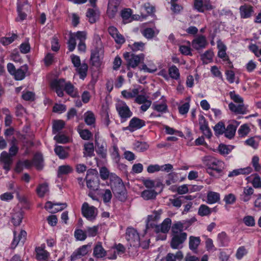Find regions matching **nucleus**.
<instances>
[{"instance_id": "3c124183", "label": "nucleus", "mask_w": 261, "mask_h": 261, "mask_svg": "<svg viewBox=\"0 0 261 261\" xmlns=\"http://www.w3.org/2000/svg\"><path fill=\"white\" fill-rule=\"evenodd\" d=\"M248 253L247 249L244 246H241L238 248L236 253V257L238 259H242L244 256Z\"/></svg>"}, {"instance_id": "603ef678", "label": "nucleus", "mask_w": 261, "mask_h": 261, "mask_svg": "<svg viewBox=\"0 0 261 261\" xmlns=\"http://www.w3.org/2000/svg\"><path fill=\"white\" fill-rule=\"evenodd\" d=\"M142 35L147 39H151L155 35L154 31L151 28H146L142 31Z\"/></svg>"}, {"instance_id": "a18cd8bd", "label": "nucleus", "mask_w": 261, "mask_h": 261, "mask_svg": "<svg viewBox=\"0 0 261 261\" xmlns=\"http://www.w3.org/2000/svg\"><path fill=\"white\" fill-rule=\"evenodd\" d=\"M169 74L170 76L175 80H177L179 78V72L178 68L175 66L173 65L170 67L168 69Z\"/></svg>"}, {"instance_id": "6e6d98bb", "label": "nucleus", "mask_w": 261, "mask_h": 261, "mask_svg": "<svg viewBox=\"0 0 261 261\" xmlns=\"http://www.w3.org/2000/svg\"><path fill=\"white\" fill-rule=\"evenodd\" d=\"M87 186L91 191H96L98 188V183L97 180L94 179H87Z\"/></svg>"}, {"instance_id": "f03ea898", "label": "nucleus", "mask_w": 261, "mask_h": 261, "mask_svg": "<svg viewBox=\"0 0 261 261\" xmlns=\"http://www.w3.org/2000/svg\"><path fill=\"white\" fill-rule=\"evenodd\" d=\"M124 59L127 61V68H136L142 61L144 60V55L143 54L136 55L126 52L123 54Z\"/></svg>"}, {"instance_id": "39448f33", "label": "nucleus", "mask_w": 261, "mask_h": 261, "mask_svg": "<svg viewBox=\"0 0 261 261\" xmlns=\"http://www.w3.org/2000/svg\"><path fill=\"white\" fill-rule=\"evenodd\" d=\"M67 82L64 79H56L51 82V87L55 90L58 96H64L63 91L65 90Z\"/></svg>"}, {"instance_id": "dca6fc26", "label": "nucleus", "mask_w": 261, "mask_h": 261, "mask_svg": "<svg viewBox=\"0 0 261 261\" xmlns=\"http://www.w3.org/2000/svg\"><path fill=\"white\" fill-rule=\"evenodd\" d=\"M119 3V2L112 1L109 2L108 6L107 14L110 18H113L115 16L118 11V6Z\"/></svg>"}, {"instance_id": "7c9ffc66", "label": "nucleus", "mask_w": 261, "mask_h": 261, "mask_svg": "<svg viewBox=\"0 0 261 261\" xmlns=\"http://www.w3.org/2000/svg\"><path fill=\"white\" fill-rule=\"evenodd\" d=\"M94 144L93 143L87 142L84 146V156L91 157L94 155Z\"/></svg>"}, {"instance_id": "4468645a", "label": "nucleus", "mask_w": 261, "mask_h": 261, "mask_svg": "<svg viewBox=\"0 0 261 261\" xmlns=\"http://www.w3.org/2000/svg\"><path fill=\"white\" fill-rule=\"evenodd\" d=\"M254 192V189L252 187H245L243 193L240 195V199L244 202H248L252 198Z\"/></svg>"}, {"instance_id": "09e8293b", "label": "nucleus", "mask_w": 261, "mask_h": 261, "mask_svg": "<svg viewBox=\"0 0 261 261\" xmlns=\"http://www.w3.org/2000/svg\"><path fill=\"white\" fill-rule=\"evenodd\" d=\"M65 123L62 120H57L55 121L53 124V132L54 134H56L61 130L64 126Z\"/></svg>"}, {"instance_id": "e433bc0d", "label": "nucleus", "mask_w": 261, "mask_h": 261, "mask_svg": "<svg viewBox=\"0 0 261 261\" xmlns=\"http://www.w3.org/2000/svg\"><path fill=\"white\" fill-rule=\"evenodd\" d=\"M73 170L72 167L68 165L60 166L59 167L58 170V176L70 173L73 171Z\"/></svg>"}, {"instance_id": "79ce46f5", "label": "nucleus", "mask_w": 261, "mask_h": 261, "mask_svg": "<svg viewBox=\"0 0 261 261\" xmlns=\"http://www.w3.org/2000/svg\"><path fill=\"white\" fill-rule=\"evenodd\" d=\"M236 128V126L233 124H230L228 125L224 131L225 137L229 139L232 138L234 136Z\"/></svg>"}, {"instance_id": "393cba45", "label": "nucleus", "mask_w": 261, "mask_h": 261, "mask_svg": "<svg viewBox=\"0 0 261 261\" xmlns=\"http://www.w3.org/2000/svg\"><path fill=\"white\" fill-rule=\"evenodd\" d=\"M93 254L97 258H102L106 255L107 252L102 247L101 243L98 242L95 246L93 249Z\"/></svg>"}, {"instance_id": "c03bdc74", "label": "nucleus", "mask_w": 261, "mask_h": 261, "mask_svg": "<svg viewBox=\"0 0 261 261\" xmlns=\"http://www.w3.org/2000/svg\"><path fill=\"white\" fill-rule=\"evenodd\" d=\"M218 240L222 246H227L229 241L228 236L224 232H222L218 234Z\"/></svg>"}, {"instance_id": "69168bd1", "label": "nucleus", "mask_w": 261, "mask_h": 261, "mask_svg": "<svg viewBox=\"0 0 261 261\" xmlns=\"http://www.w3.org/2000/svg\"><path fill=\"white\" fill-rule=\"evenodd\" d=\"M250 129L247 124H243L241 126L238 130V133L240 136L244 137L249 132Z\"/></svg>"}, {"instance_id": "cd10ccee", "label": "nucleus", "mask_w": 261, "mask_h": 261, "mask_svg": "<svg viewBox=\"0 0 261 261\" xmlns=\"http://www.w3.org/2000/svg\"><path fill=\"white\" fill-rule=\"evenodd\" d=\"M252 169L251 167L234 169L230 172L228 175L229 177L236 176L240 174H246L251 173Z\"/></svg>"}, {"instance_id": "6e6552de", "label": "nucleus", "mask_w": 261, "mask_h": 261, "mask_svg": "<svg viewBox=\"0 0 261 261\" xmlns=\"http://www.w3.org/2000/svg\"><path fill=\"white\" fill-rule=\"evenodd\" d=\"M187 238V234L186 232L172 235L171 247L173 249H178L181 247L182 243L186 241Z\"/></svg>"}, {"instance_id": "680f3d73", "label": "nucleus", "mask_w": 261, "mask_h": 261, "mask_svg": "<svg viewBox=\"0 0 261 261\" xmlns=\"http://www.w3.org/2000/svg\"><path fill=\"white\" fill-rule=\"evenodd\" d=\"M225 126L223 122H219L214 127V129L216 135H221L225 131Z\"/></svg>"}, {"instance_id": "a211bd4d", "label": "nucleus", "mask_w": 261, "mask_h": 261, "mask_svg": "<svg viewBox=\"0 0 261 261\" xmlns=\"http://www.w3.org/2000/svg\"><path fill=\"white\" fill-rule=\"evenodd\" d=\"M171 220L170 218L165 219L162 223L161 225L155 226V231L157 232H162L163 233L167 232L171 227Z\"/></svg>"}, {"instance_id": "5fc2aeb1", "label": "nucleus", "mask_w": 261, "mask_h": 261, "mask_svg": "<svg viewBox=\"0 0 261 261\" xmlns=\"http://www.w3.org/2000/svg\"><path fill=\"white\" fill-rule=\"evenodd\" d=\"M210 208L204 204L201 205L198 210V214L201 216H207L211 214Z\"/></svg>"}, {"instance_id": "ddd939ff", "label": "nucleus", "mask_w": 261, "mask_h": 261, "mask_svg": "<svg viewBox=\"0 0 261 261\" xmlns=\"http://www.w3.org/2000/svg\"><path fill=\"white\" fill-rule=\"evenodd\" d=\"M145 125L144 120L140 119L137 117H133L129 121L128 129L130 131H134L142 127Z\"/></svg>"}, {"instance_id": "13d9d810", "label": "nucleus", "mask_w": 261, "mask_h": 261, "mask_svg": "<svg viewBox=\"0 0 261 261\" xmlns=\"http://www.w3.org/2000/svg\"><path fill=\"white\" fill-rule=\"evenodd\" d=\"M98 229V227L97 226H94L93 227H87L85 231L87 236L89 237H94L97 234Z\"/></svg>"}, {"instance_id": "9b49d317", "label": "nucleus", "mask_w": 261, "mask_h": 261, "mask_svg": "<svg viewBox=\"0 0 261 261\" xmlns=\"http://www.w3.org/2000/svg\"><path fill=\"white\" fill-rule=\"evenodd\" d=\"M118 186L117 188H115L114 189V192L115 193L118 198L121 201H124L126 199V194L125 191V188L121 182L122 181L118 179Z\"/></svg>"}, {"instance_id": "338daca9", "label": "nucleus", "mask_w": 261, "mask_h": 261, "mask_svg": "<svg viewBox=\"0 0 261 261\" xmlns=\"http://www.w3.org/2000/svg\"><path fill=\"white\" fill-rule=\"evenodd\" d=\"M243 222L248 226H253L255 225V220L251 216H247L244 217Z\"/></svg>"}, {"instance_id": "2eb2a0df", "label": "nucleus", "mask_w": 261, "mask_h": 261, "mask_svg": "<svg viewBox=\"0 0 261 261\" xmlns=\"http://www.w3.org/2000/svg\"><path fill=\"white\" fill-rule=\"evenodd\" d=\"M217 47L219 50L218 56L222 59L224 61H228V63L230 65L231 63L229 60L228 57L226 53V46L221 41H218L217 42Z\"/></svg>"}, {"instance_id": "423d86ee", "label": "nucleus", "mask_w": 261, "mask_h": 261, "mask_svg": "<svg viewBox=\"0 0 261 261\" xmlns=\"http://www.w3.org/2000/svg\"><path fill=\"white\" fill-rule=\"evenodd\" d=\"M13 162V159L11 155L6 151H3L0 155V165L7 173L11 169Z\"/></svg>"}, {"instance_id": "5701e85b", "label": "nucleus", "mask_w": 261, "mask_h": 261, "mask_svg": "<svg viewBox=\"0 0 261 261\" xmlns=\"http://www.w3.org/2000/svg\"><path fill=\"white\" fill-rule=\"evenodd\" d=\"M56 154L61 159H65L69 156L68 148L62 146H56L54 149Z\"/></svg>"}, {"instance_id": "0eeeda50", "label": "nucleus", "mask_w": 261, "mask_h": 261, "mask_svg": "<svg viewBox=\"0 0 261 261\" xmlns=\"http://www.w3.org/2000/svg\"><path fill=\"white\" fill-rule=\"evenodd\" d=\"M82 212L84 217L92 220L97 216V210L94 206H90L88 203L84 202L82 207Z\"/></svg>"}, {"instance_id": "37998d69", "label": "nucleus", "mask_w": 261, "mask_h": 261, "mask_svg": "<svg viewBox=\"0 0 261 261\" xmlns=\"http://www.w3.org/2000/svg\"><path fill=\"white\" fill-rule=\"evenodd\" d=\"M191 196H180L177 198L170 199V201L173 206L178 208L181 206L185 199H191Z\"/></svg>"}, {"instance_id": "c756f323", "label": "nucleus", "mask_w": 261, "mask_h": 261, "mask_svg": "<svg viewBox=\"0 0 261 261\" xmlns=\"http://www.w3.org/2000/svg\"><path fill=\"white\" fill-rule=\"evenodd\" d=\"M220 196L219 193L215 192L210 191L207 194V202L209 204L215 203L219 201Z\"/></svg>"}, {"instance_id": "bf43d9fd", "label": "nucleus", "mask_w": 261, "mask_h": 261, "mask_svg": "<svg viewBox=\"0 0 261 261\" xmlns=\"http://www.w3.org/2000/svg\"><path fill=\"white\" fill-rule=\"evenodd\" d=\"M17 35L13 34L10 37H2L0 39V42L4 45H7L11 43L16 38Z\"/></svg>"}, {"instance_id": "0e129e2a", "label": "nucleus", "mask_w": 261, "mask_h": 261, "mask_svg": "<svg viewBox=\"0 0 261 261\" xmlns=\"http://www.w3.org/2000/svg\"><path fill=\"white\" fill-rule=\"evenodd\" d=\"M162 213V210L154 211L152 214L148 216V219L150 221H156L160 218L161 215Z\"/></svg>"}, {"instance_id": "412c9836", "label": "nucleus", "mask_w": 261, "mask_h": 261, "mask_svg": "<svg viewBox=\"0 0 261 261\" xmlns=\"http://www.w3.org/2000/svg\"><path fill=\"white\" fill-rule=\"evenodd\" d=\"M99 14L98 9L97 7H93L92 9H88L86 16L88 18L89 22L93 23L96 22Z\"/></svg>"}, {"instance_id": "2f4dec72", "label": "nucleus", "mask_w": 261, "mask_h": 261, "mask_svg": "<svg viewBox=\"0 0 261 261\" xmlns=\"http://www.w3.org/2000/svg\"><path fill=\"white\" fill-rule=\"evenodd\" d=\"M113 249H115L114 251L113 254L112 256L109 257L110 259H115L117 258V255L122 254L124 253L125 248L123 245L121 244L115 245L113 248Z\"/></svg>"}, {"instance_id": "1a4fd4ad", "label": "nucleus", "mask_w": 261, "mask_h": 261, "mask_svg": "<svg viewBox=\"0 0 261 261\" xmlns=\"http://www.w3.org/2000/svg\"><path fill=\"white\" fill-rule=\"evenodd\" d=\"M13 233L14 239L11 243V248L13 249L15 248L19 243L23 244L27 238V232L24 230H21L18 234L14 231Z\"/></svg>"}, {"instance_id": "f8f14e48", "label": "nucleus", "mask_w": 261, "mask_h": 261, "mask_svg": "<svg viewBox=\"0 0 261 261\" xmlns=\"http://www.w3.org/2000/svg\"><path fill=\"white\" fill-rule=\"evenodd\" d=\"M239 10L241 17L243 18L250 17L254 12L253 7L246 4L241 6Z\"/></svg>"}, {"instance_id": "a878e982", "label": "nucleus", "mask_w": 261, "mask_h": 261, "mask_svg": "<svg viewBox=\"0 0 261 261\" xmlns=\"http://www.w3.org/2000/svg\"><path fill=\"white\" fill-rule=\"evenodd\" d=\"M83 124H80L77 128V130L80 136V137L85 140H90L93 135L91 132L87 129H83Z\"/></svg>"}, {"instance_id": "f704fd0d", "label": "nucleus", "mask_w": 261, "mask_h": 261, "mask_svg": "<svg viewBox=\"0 0 261 261\" xmlns=\"http://www.w3.org/2000/svg\"><path fill=\"white\" fill-rule=\"evenodd\" d=\"M187 229V227L185 228V229ZM184 226L183 223L180 222L174 223L171 227L172 235L181 234L184 232Z\"/></svg>"}, {"instance_id": "20e7f679", "label": "nucleus", "mask_w": 261, "mask_h": 261, "mask_svg": "<svg viewBox=\"0 0 261 261\" xmlns=\"http://www.w3.org/2000/svg\"><path fill=\"white\" fill-rule=\"evenodd\" d=\"M116 109L120 118L124 120L132 116V112L125 102L119 101L116 104Z\"/></svg>"}, {"instance_id": "ea45409f", "label": "nucleus", "mask_w": 261, "mask_h": 261, "mask_svg": "<svg viewBox=\"0 0 261 261\" xmlns=\"http://www.w3.org/2000/svg\"><path fill=\"white\" fill-rule=\"evenodd\" d=\"M139 93V90L137 88L133 89L132 90H123L121 92V94L126 99H130L136 97Z\"/></svg>"}, {"instance_id": "8fccbe9b", "label": "nucleus", "mask_w": 261, "mask_h": 261, "mask_svg": "<svg viewBox=\"0 0 261 261\" xmlns=\"http://www.w3.org/2000/svg\"><path fill=\"white\" fill-rule=\"evenodd\" d=\"M152 107L154 110L159 112H165L167 110V106L165 103H154Z\"/></svg>"}, {"instance_id": "a19ab883", "label": "nucleus", "mask_w": 261, "mask_h": 261, "mask_svg": "<svg viewBox=\"0 0 261 261\" xmlns=\"http://www.w3.org/2000/svg\"><path fill=\"white\" fill-rule=\"evenodd\" d=\"M33 165L36 166L38 169H41L43 167V158L41 154H36L33 160Z\"/></svg>"}, {"instance_id": "7ed1b4c3", "label": "nucleus", "mask_w": 261, "mask_h": 261, "mask_svg": "<svg viewBox=\"0 0 261 261\" xmlns=\"http://www.w3.org/2000/svg\"><path fill=\"white\" fill-rule=\"evenodd\" d=\"M125 238L130 246L135 247L140 245V237L137 230L134 228H127L125 233Z\"/></svg>"}, {"instance_id": "9d476101", "label": "nucleus", "mask_w": 261, "mask_h": 261, "mask_svg": "<svg viewBox=\"0 0 261 261\" xmlns=\"http://www.w3.org/2000/svg\"><path fill=\"white\" fill-rule=\"evenodd\" d=\"M207 44L206 38L203 35L198 36L192 42V47L196 50L204 48Z\"/></svg>"}, {"instance_id": "774afa93", "label": "nucleus", "mask_w": 261, "mask_h": 261, "mask_svg": "<svg viewBox=\"0 0 261 261\" xmlns=\"http://www.w3.org/2000/svg\"><path fill=\"white\" fill-rule=\"evenodd\" d=\"M236 197L235 195L232 193L226 195L224 198V201L227 204H232L235 202Z\"/></svg>"}, {"instance_id": "72a5a7b5", "label": "nucleus", "mask_w": 261, "mask_h": 261, "mask_svg": "<svg viewBox=\"0 0 261 261\" xmlns=\"http://www.w3.org/2000/svg\"><path fill=\"white\" fill-rule=\"evenodd\" d=\"M84 121L88 125H92L95 122V117L94 113L90 111L86 112L84 115Z\"/></svg>"}, {"instance_id": "052dcab7", "label": "nucleus", "mask_w": 261, "mask_h": 261, "mask_svg": "<svg viewBox=\"0 0 261 261\" xmlns=\"http://www.w3.org/2000/svg\"><path fill=\"white\" fill-rule=\"evenodd\" d=\"M74 236L77 240L84 241L87 238L86 231H83L82 229L76 230L74 232Z\"/></svg>"}, {"instance_id": "f257e3e1", "label": "nucleus", "mask_w": 261, "mask_h": 261, "mask_svg": "<svg viewBox=\"0 0 261 261\" xmlns=\"http://www.w3.org/2000/svg\"><path fill=\"white\" fill-rule=\"evenodd\" d=\"M205 164L207 167L206 172L212 176H215L214 171L219 174L221 173L225 167L223 162L212 156L207 157Z\"/></svg>"}, {"instance_id": "864d4df0", "label": "nucleus", "mask_w": 261, "mask_h": 261, "mask_svg": "<svg viewBox=\"0 0 261 261\" xmlns=\"http://www.w3.org/2000/svg\"><path fill=\"white\" fill-rule=\"evenodd\" d=\"M145 44L142 42H134L132 45H129L131 49L134 51L138 50L143 51L144 49Z\"/></svg>"}, {"instance_id": "b1692460", "label": "nucleus", "mask_w": 261, "mask_h": 261, "mask_svg": "<svg viewBox=\"0 0 261 261\" xmlns=\"http://www.w3.org/2000/svg\"><path fill=\"white\" fill-rule=\"evenodd\" d=\"M66 93L72 97H79L77 89L70 82H67L64 90Z\"/></svg>"}, {"instance_id": "58836bf2", "label": "nucleus", "mask_w": 261, "mask_h": 261, "mask_svg": "<svg viewBox=\"0 0 261 261\" xmlns=\"http://www.w3.org/2000/svg\"><path fill=\"white\" fill-rule=\"evenodd\" d=\"M23 218V214L21 211L14 213L12 217V222L15 226H18L20 224Z\"/></svg>"}, {"instance_id": "473e14b6", "label": "nucleus", "mask_w": 261, "mask_h": 261, "mask_svg": "<svg viewBox=\"0 0 261 261\" xmlns=\"http://www.w3.org/2000/svg\"><path fill=\"white\" fill-rule=\"evenodd\" d=\"M88 66L85 63H83L82 65L76 67L75 70L80 75L81 79L84 80L87 75Z\"/></svg>"}, {"instance_id": "bb28decb", "label": "nucleus", "mask_w": 261, "mask_h": 261, "mask_svg": "<svg viewBox=\"0 0 261 261\" xmlns=\"http://www.w3.org/2000/svg\"><path fill=\"white\" fill-rule=\"evenodd\" d=\"M201 242L200 237L190 236L189 237V248L194 252H196Z\"/></svg>"}, {"instance_id": "4d7b16f0", "label": "nucleus", "mask_w": 261, "mask_h": 261, "mask_svg": "<svg viewBox=\"0 0 261 261\" xmlns=\"http://www.w3.org/2000/svg\"><path fill=\"white\" fill-rule=\"evenodd\" d=\"M68 49L70 51H72L76 46V40L73 35L70 34L69 39L67 42Z\"/></svg>"}, {"instance_id": "aec40b11", "label": "nucleus", "mask_w": 261, "mask_h": 261, "mask_svg": "<svg viewBox=\"0 0 261 261\" xmlns=\"http://www.w3.org/2000/svg\"><path fill=\"white\" fill-rule=\"evenodd\" d=\"M230 110L236 114H244L246 113V108L243 103H239L236 105L231 102L228 105Z\"/></svg>"}, {"instance_id": "f3484780", "label": "nucleus", "mask_w": 261, "mask_h": 261, "mask_svg": "<svg viewBox=\"0 0 261 261\" xmlns=\"http://www.w3.org/2000/svg\"><path fill=\"white\" fill-rule=\"evenodd\" d=\"M28 71V66L27 65L21 66L18 69H16L13 74L14 79L17 81L22 80L25 77V74Z\"/></svg>"}, {"instance_id": "c85d7f7f", "label": "nucleus", "mask_w": 261, "mask_h": 261, "mask_svg": "<svg viewBox=\"0 0 261 261\" xmlns=\"http://www.w3.org/2000/svg\"><path fill=\"white\" fill-rule=\"evenodd\" d=\"M149 148V145L145 142L136 141L133 144V149L138 152H144Z\"/></svg>"}, {"instance_id": "e2e57ef3", "label": "nucleus", "mask_w": 261, "mask_h": 261, "mask_svg": "<svg viewBox=\"0 0 261 261\" xmlns=\"http://www.w3.org/2000/svg\"><path fill=\"white\" fill-rule=\"evenodd\" d=\"M35 97V93L31 91L23 92L22 95V98L26 101H34Z\"/></svg>"}, {"instance_id": "de8ad7c7", "label": "nucleus", "mask_w": 261, "mask_h": 261, "mask_svg": "<svg viewBox=\"0 0 261 261\" xmlns=\"http://www.w3.org/2000/svg\"><path fill=\"white\" fill-rule=\"evenodd\" d=\"M214 56V53L211 50H206L201 56V59L206 63L212 61Z\"/></svg>"}, {"instance_id": "4be33fe9", "label": "nucleus", "mask_w": 261, "mask_h": 261, "mask_svg": "<svg viewBox=\"0 0 261 261\" xmlns=\"http://www.w3.org/2000/svg\"><path fill=\"white\" fill-rule=\"evenodd\" d=\"M121 16L124 23H128L134 20L132 16V10L130 9H124L121 11Z\"/></svg>"}, {"instance_id": "c9c22d12", "label": "nucleus", "mask_w": 261, "mask_h": 261, "mask_svg": "<svg viewBox=\"0 0 261 261\" xmlns=\"http://www.w3.org/2000/svg\"><path fill=\"white\" fill-rule=\"evenodd\" d=\"M36 257L39 260H46L49 255V253L43 248L38 247L36 249Z\"/></svg>"}, {"instance_id": "49530a36", "label": "nucleus", "mask_w": 261, "mask_h": 261, "mask_svg": "<svg viewBox=\"0 0 261 261\" xmlns=\"http://www.w3.org/2000/svg\"><path fill=\"white\" fill-rule=\"evenodd\" d=\"M48 191V185L46 183L40 185L37 189V193L41 197H43Z\"/></svg>"}, {"instance_id": "6ab92c4d", "label": "nucleus", "mask_w": 261, "mask_h": 261, "mask_svg": "<svg viewBox=\"0 0 261 261\" xmlns=\"http://www.w3.org/2000/svg\"><path fill=\"white\" fill-rule=\"evenodd\" d=\"M88 253V246L83 245L75 251L71 255L70 258L72 261L75 260L81 256H84Z\"/></svg>"}, {"instance_id": "4c0bfd02", "label": "nucleus", "mask_w": 261, "mask_h": 261, "mask_svg": "<svg viewBox=\"0 0 261 261\" xmlns=\"http://www.w3.org/2000/svg\"><path fill=\"white\" fill-rule=\"evenodd\" d=\"M157 195V193L153 190H146L141 193V196L145 200L154 199Z\"/></svg>"}]
</instances>
